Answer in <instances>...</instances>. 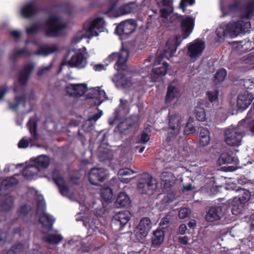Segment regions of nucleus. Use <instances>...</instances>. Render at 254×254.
<instances>
[{
	"label": "nucleus",
	"mask_w": 254,
	"mask_h": 254,
	"mask_svg": "<svg viewBox=\"0 0 254 254\" xmlns=\"http://www.w3.org/2000/svg\"><path fill=\"white\" fill-rule=\"evenodd\" d=\"M67 24L62 21L60 17L50 15L45 21L44 31L47 37H58L63 35Z\"/></svg>",
	"instance_id": "1"
},
{
	"label": "nucleus",
	"mask_w": 254,
	"mask_h": 254,
	"mask_svg": "<svg viewBox=\"0 0 254 254\" xmlns=\"http://www.w3.org/2000/svg\"><path fill=\"white\" fill-rule=\"evenodd\" d=\"M36 216L39 217V222L43 229L48 232L53 230L55 218L46 212V203L44 200H39L37 204Z\"/></svg>",
	"instance_id": "2"
},
{
	"label": "nucleus",
	"mask_w": 254,
	"mask_h": 254,
	"mask_svg": "<svg viewBox=\"0 0 254 254\" xmlns=\"http://www.w3.org/2000/svg\"><path fill=\"white\" fill-rule=\"evenodd\" d=\"M129 57V51L127 49L122 48L119 52H114L106 59L109 64L116 61L115 68L118 71H125L127 69V62Z\"/></svg>",
	"instance_id": "3"
},
{
	"label": "nucleus",
	"mask_w": 254,
	"mask_h": 254,
	"mask_svg": "<svg viewBox=\"0 0 254 254\" xmlns=\"http://www.w3.org/2000/svg\"><path fill=\"white\" fill-rule=\"evenodd\" d=\"M169 128L172 131L168 132L167 140L171 141L179 133L182 126V119L181 116L177 113L168 115Z\"/></svg>",
	"instance_id": "4"
},
{
	"label": "nucleus",
	"mask_w": 254,
	"mask_h": 254,
	"mask_svg": "<svg viewBox=\"0 0 254 254\" xmlns=\"http://www.w3.org/2000/svg\"><path fill=\"white\" fill-rule=\"evenodd\" d=\"M137 189L142 194L152 195L156 188V185L153 183L152 177L148 173H143L137 183Z\"/></svg>",
	"instance_id": "5"
},
{
	"label": "nucleus",
	"mask_w": 254,
	"mask_h": 254,
	"mask_svg": "<svg viewBox=\"0 0 254 254\" xmlns=\"http://www.w3.org/2000/svg\"><path fill=\"white\" fill-rule=\"evenodd\" d=\"M227 26L229 35L231 37H235L239 34L248 32L251 27V23L249 21L239 20L233 23L227 24Z\"/></svg>",
	"instance_id": "6"
},
{
	"label": "nucleus",
	"mask_w": 254,
	"mask_h": 254,
	"mask_svg": "<svg viewBox=\"0 0 254 254\" xmlns=\"http://www.w3.org/2000/svg\"><path fill=\"white\" fill-rule=\"evenodd\" d=\"M88 87L85 83H69L65 87V91L69 97L79 98L87 91Z\"/></svg>",
	"instance_id": "7"
},
{
	"label": "nucleus",
	"mask_w": 254,
	"mask_h": 254,
	"mask_svg": "<svg viewBox=\"0 0 254 254\" xmlns=\"http://www.w3.org/2000/svg\"><path fill=\"white\" fill-rule=\"evenodd\" d=\"M136 27V21L133 19H128L121 22L116 27L115 32L119 36L128 35L132 33Z\"/></svg>",
	"instance_id": "8"
},
{
	"label": "nucleus",
	"mask_w": 254,
	"mask_h": 254,
	"mask_svg": "<svg viewBox=\"0 0 254 254\" xmlns=\"http://www.w3.org/2000/svg\"><path fill=\"white\" fill-rule=\"evenodd\" d=\"M205 48V44L202 40L197 39L193 42L190 43L188 47L187 54L191 59H194L200 56Z\"/></svg>",
	"instance_id": "9"
},
{
	"label": "nucleus",
	"mask_w": 254,
	"mask_h": 254,
	"mask_svg": "<svg viewBox=\"0 0 254 254\" xmlns=\"http://www.w3.org/2000/svg\"><path fill=\"white\" fill-rule=\"evenodd\" d=\"M225 136V141L228 145L239 146L241 145L243 137L233 128L226 129Z\"/></svg>",
	"instance_id": "10"
},
{
	"label": "nucleus",
	"mask_w": 254,
	"mask_h": 254,
	"mask_svg": "<svg viewBox=\"0 0 254 254\" xmlns=\"http://www.w3.org/2000/svg\"><path fill=\"white\" fill-rule=\"evenodd\" d=\"M151 226L152 223L149 218H142L135 230L136 237L140 239L145 238L150 231Z\"/></svg>",
	"instance_id": "11"
},
{
	"label": "nucleus",
	"mask_w": 254,
	"mask_h": 254,
	"mask_svg": "<svg viewBox=\"0 0 254 254\" xmlns=\"http://www.w3.org/2000/svg\"><path fill=\"white\" fill-rule=\"evenodd\" d=\"M169 65L166 62L162 64H155L151 71V78L154 82L159 80V77L166 75Z\"/></svg>",
	"instance_id": "12"
},
{
	"label": "nucleus",
	"mask_w": 254,
	"mask_h": 254,
	"mask_svg": "<svg viewBox=\"0 0 254 254\" xmlns=\"http://www.w3.org/2000/svg\"><path fill=\"white\" fill-rule=\"evenodd\" d=\"M41 11L39 6H36L34 1H30L25 4L21 9V14L22 17L30 18L34 17Z\"/></svg>",
	"instance_id": "13"
},
{
	"label": "nucleus",
	"mask_w": 254,
	"mask_h": 254,
	"mask_svg": "<svg viewBox=\"0 0 254 254\" xmlns=\"http://www.w3.org/2000/svg\"><path fill=\"white\" fill-rule=\"evenodd\" d=\"M253 100V96L248 91L244 94H240L237 97V107L239 111H243L251 104Z\"/></svg>",
	"instance_id": "14"
},
{
	"label": "nucleus",
	"mask_w": 254,
	"mask_h": 254,
	"mask_svg": "<svg viewBox=\"0 0 254 254\" xmlns=\"http://www.w3.org/2000/svg\"><path fill=\"white\" fill-rule=\"evenodd\" d=\"M130 215L129 211L127 210L119 212L114 216L112 222L117 225H119V230H122L130 220Z\"/></svg>",
	"instance_id": "15"
},
{
	"label": "nucleus",
	"mask_w": 254,
	"mask_h": 254,
	"mask_svg": "<svg viewBox=\"0 0 254 254\" xmlns=\"http://www.w3.org/2000/svg\"><path fill=\"white\" fill-rule=\"evenodd\" d=\"M34 66L32 64H29L25 65L21 69L18 73V82L22 85H26L31 74L32 73Z\"/></svg>",
	"instance_id": "16"
},
{
	"label": "nucleus",
	"mask_w": 254,
	"mask_h": 254,
	"mask_svg": "<svg viewBox=\"0 0 254 254\" xmlns=\"http://www.w3.org/2000/svg\"><path fill=\"white\" fill-rule=\"evenodd\" d=\"M67 64L71 67H76L78 68H84L86 64V62L84 55L81 53H77L72 56Z\"/></svg>",
	"instance_id": "17"
},
{
	"label": "nucleus",
	"mask_w": 254,
	"mask_h": 254,
	"mask_svg": "<svg viewBox=\"0 0 254 254\" xmlns=\"http://www.w3.org/2000/svg\"><path fill=\"white\" fill-rule=\"evenodd\" d=\"M127 103L126 100L120 99V104L116 108L113 116L109 119L108 123L110 126H114L120 122L121 119V109H125Z\"/></svg>",
	"instance_id": "18"
},
{
	"label": "nucleus",
	"mask_w": 254,
	"mask_h": 254,
	"mask_svg": "<svg viewBox=\"0 0 254 254\" xmlns=\"http://www.w3.org/2000/svg\"><path fill=\"white\" fill-rule=\"evenodd\" d=\"M184 38H187L192 32L194 26V20L188 16L183 19L181 24Z\"/></svg>",
	"instance_id": "19"
},
{
	"label": "nucleus",
	"mask_w": 254,
	"mask_h": 254,
	"mask_svg": "<svg viewBox=\"0 0 254 254\" xmlns=\"http://www.w3.org/2000/svg\"><path fill=\"white\" fill-rule=\"evenodd\" d=\"M222 208L220 206L211 207L205 215L206 220L213 222L219 220L222 215Z\"/></svg>",
	"instance_id": "20"
},
{
	"label": "nucleus",
	"mask_w": 254,
	"mask_h": 254,
	"mask_svg": "<svg viewBox=\"0 0 254 254\" xmlns=\"http://www.w3.org/2000/svg\"><path fill=\"white\" fill-rule=\"evenodd\" d=\"M135 124V121H134L131 118H127L121 122L115 128L121 134H126L129 132V129L133 127Z\"/></svg>",
	"instance_id": "21"
},
{
	"label": "nucleus",
	"mask_w": 254,
	"mask_h": 254,
	"mask_svg": "<svg viewBox=\"0 0 254 254\" xmlns=\"http://www.w3.org/2000/svg\"><path fill=\"white\" fill-rule=\"evenodd\" d=\"M233 128L243 137L246 133L251 132L250 121L244 119L239 122L237 127Z\"/></svg>",
	"instance_id": "22"
},
{
	"label": "nucleus",
	"mask_w": 254,
	"mask_h": 254,
	"mask_svg": "<svg viewBox=\"0 0 254 254\" xmlns=\"http://www.w3.org/2000/svg\"><path fill=\"white\" fill-rule=\"evenodd\" d=\"M14 199L12 195L7 194L0 201V211L8 212L13 207Z\"/></svg>",
	"instance_id": "23"
},
{
	"label": "nucleus",
	"mask_w": 254,
	"mask_h": 254,
	"mask_svg": "<svg viewBox=\"0 0 254 254\" xmlns=\"http://www.w3.org/2000/svg\"><path fill=\"white\" fill-rule=\"evenodd\" d=\"M117 86H121L123 88L129 87L131 85V78L128 77L126 75L120 73L114 79Z\"/></svg>",
	"instance_id": "24"
},
{
	"label": "nucleus",
	"mask_w": 254,
	"mask_h": 254,
	"mask_svg": "<svg viewBox=\"0 0 254 254\" xmlns=\"http://www.w3.org/2000/svg\"><path fill=\"white\" fill-rule=\"evenodd\" d=\"M237 191L239 192V197L242 202L244 203L249 202L253 203L254 202V193H252L247 190L240 188L237 190Z\"/></svg>",
	"instance_id": "25"
},
{
	"label": "nucleus",
	"mask_w": 254,
	"mask_h": 254,
	"mask_svg": "<svg viewBox=\"0 0 254 254\" xmlns=\"http://www.w3.org/2000/svg\"><path fill=\"white\" fill-rule=\"evenodd\" d=\"M102 149L103 148L101 147V146L99 147V161L104 163L107 162H110L111 160H112L113 158V154L112 150L108 148H105L104 149Z\"/></svg>",
	"instance_id": "26"
},
{
	"label": "nucleus",
	"mask_w": 254,
	"mask_h": 254,
	"mask_svg": "<svg viewBox=\"0 0 254 254\" xmlns=\"http://www.w3.org/2000/svg\"><path fill=\"white\" fill-rule=\"evenodd\" d=\"M130 198L125 192H122L119 194L116 201L118 207H127L130 206Z\"/></svg>",
	"instance_id": "27"
},
{
	"label": "nucleus",
	"mask_w": 254,
	"mask_h": 254,
	"mask_svg": "<svg viewBox=\"0 0 254 254\" xmlns=\"http://www.w3.org/2000/svg\"><path fill=\"white\" fill-rule=\"evenodd\" d=\"M210 141V132L209 130L202 127L200 130L199 132V145L201 146L204 147L209 144Z\"/></svg>",
	"instance_id": "28"
},
{
	"label": "nucleus",
	"mask_w": 254,
	"mask_h": 254,
	"mask_svg": "<svg viewBox=\"0 0 254 254\" xmlns=\"http://www.w3.org/2000/svg\"><path fill=\"white\" fill-rule=\"evenodd\" d=\"M181 36H176L175 39L172 40H168L166 42L165 51H168L171 54H173L176 52L178 47L181 43Z\"/></svg>",
	"instance_id": "29"
},
{
	"label": "nucleus",
	"mask_w": 254,
	"mask_h": 254,
	"mask_svg": "<svg viewBox=\"0 0 254 254\" xmlns=\"http://www.w3.org/2000/svg\"><path fill=\"white\" fill-rule=\"evenodd\" d=\"M245 203L242 202L238 197L234 198L232 202L231 212L233 215H237L242 213Z\"/></svg>",
	"instance_id": "30"
},
{
	"label": "nucleus",
	"mask_w": 254,
	"mask_h": 254,
	"mask_svg": "<svg viewBox=\"0 0 254 254\" xmlns=\"http://www.w3.org/2000/svg\"><path fill=\"white\" fill-rule=\"evenodd\" d=\"M164 232L162 230H156L153 232L151 238L152 244L154 246L161 245L164 240Z\"/></svg>",
	"instance_id": "31"
},
{
	"label": "nucleus",
	"mask_w": 254,
	"mask_h": 254,
	"mask_svg": "<svg viewBox=\"0 0 254 254\" xmlns=\"http://www.w3.org/2000/svg\"><path fill=\"white\" fill-rule=\"evenodd\" d=\"M58 50V49L56 46L48 47V46L44 45L40 46L38 48V50L35 52V54L37 55L47 56L57 52Z\"/></svg>",
	"instance_id": "32"
},
{
	"label": "nucleus",
	"mask_w": 254,
	"mask_h": 254,
	"mask_svg": "<svg viewBox=\"0 0 254 254\" xmlns=\"http://www.w3.org/2000/svg\"><path fill=\"white\" fill-rule=\"evenodd\" d=\"M35 163L38 169L47 168L50 165V160L49 157L47 155H40L36 157L34 160Z\"/></svg>",
	"instance_id": "33"
},
{
	"label": "nucleus",
	"mask_w": 254,
	"mask_h": 254,
	"mask_svg": "<svg viewBox=\"0 0 254 254\" xmlns=\"http://www.w3.org/2000/svg\"><path fill=\"white\" fill-rule=\"evenodd\" d=\"M179 92L178 89L176 86L171 85H169L165 97L166 103L171 102L177 96Z\"/></svg>",
	"instance_id": "34"
},
{
	"label": "nucleus",
	"mask_w": 254,
	"mask_h": 254,
	"mask_svg": "<svg viewBox=\"0 0 254 254\" xmlns=\"http://www.w3.org/2000/svg\"><path fill=\"white\" fill-rule=\"evenodd\" d=\"M18 180L14 177L6 178L1 182L0 188V195H1V190H7L10 187L16 185L18 183Z\"/></svg>",
	"instance_id": "35"
},
{
	"label": "nucleus",
	"mask_w": 254,
	"mask_h": 254,
	"mask_svg": "<svg viewBox=\"0 0 254 254\" xmlns=\"http://www.w3.org/2000/svg\"><path fill=\"white\" fill-rule=\"evenodd\" d=\"M42 240L50 244L58 245L63 240V237L60 234H49L43 237Z\"/></svg>",
	"instance_id": "36"
},
{
	"label": "nucleus",
	"mask_w": 254,
	"mask_h": 254,
	"mask_svg": "<svg viewBox=\"0 0 254 254\" xmlns=\"http://www.w3.org/2000/svg\"><path fill=\"white\" fill-rule=\"evenodd\" d=\"M39 170L36 165H31L23 169L21 173L24 177L29 179L36 175Z\"/></svg>",
	"instance_id": "37"
},
{
	"label": "nucleus",
	"mask_w": 254,
	"mask_h": 254,
	"mask_svg": "<svg viewBox=\"0 0 254 254\" xmlns=\"http://www.w3.org/2000/svg\"><path fill=\"white\" fill-rule=\"evenodd\" d=\"M100 195L105 202H111L113 196V190L110 187L103 188L101 190Z\"/></svg>",
	"instance_id": "38"
},
{
	"label": "nucleus",
	"mask_w": 254,
	"mask_h": 254,
	"mask_svg": "<svg viewBox=\"0 0 254 254\" xmlns=\"http://www.w3.org/2000/svg\"><path fill=\"white\" fill-rule=\"evenodd\" d=\"M107 98V97L105 91L102 90L100 87H96V110L97 107Z\"/></svg>",
	"instance_id": "39"
},
{
	"label": "nucleus",
	"mask_w": 254,
	"mask_h": 254,
	"mask_svg": "<svg viewBox=\"0 0 254 254\" xmlns=\"http://www.w3.org/2000/svg\"><path fill=\"white\" fill-rule=\"evenodd\" d=\"M216 34L218 38V41H220L224 39V37L229 35L228 31L227 30V24L225 25H220L216 30Z\"/></svg>",
	"instance_id": "40"
},
{
	"label": "nucleus",
	"mask_w": 254,
	"mask_h": 254,
	"mask_svg": "<svg viewBox=\"0 0 254 254\" xmlns=\"http://www.w3.org/2000/svg\"><path fill=\"white\" fill-rule=\"evenodd\" d=\"M254 15V3L253 0L248 2L245 5V12L244 17L249 19Z\"/></svg>",
	"instance_id": "41"
},
{
	"label": "nucleus",
	"mask_w": 254,
	"mask_h": 254,
	"mask_svg": "<svg viewBox=\"0 0 254 254\" xmlns=\"http://www.w3.org/2000/svg\"><path fill=\"white\" fill-rule=\"evenodd\" d=\"M194 115L196 119L200 122L204 121L206 114L204 109L199 106H196L194 109Z\"/></svg>",
	"instance_id": "42"
},
{
	"label": "nucleus",
	"mask_w": 254,
	"mask_h": 254,
	"mask_svg": "<svg viewBox=\"0 0 254 254\" xmlns=\"http://www.w3.org/2000/svg\"><path fill=\"white\" fill-rule=\"evenodd\" d=\"M24 246L21 243H17L12 246L11 249L7 251L6 254H19L24 250Z\"/></svg>",
	"instance_id": "43"
},
{
	"label": "nucleus",
	"mask_w": 254,
	"mask_h": 254,
	"mask_svg": "<svg viewBox=\"0 0 254 254\" xmlns=\"http://www.w3.org/2000/svg\"><path fill=\"white\" fill-rule=\"evenodd\" d=\"M220 164H231L233 161V158L228 153H222L218 159Z\"/></svg>",
	"instance_id": "44"
},
{
	"label": "nucleus",
	"mask_w": 254,
	"mask_h": 254,
	"mask_svg": "<svg viewBox=\"0 0 254 254\" xmlns=\"http://www.w3.org/2000/svg\"><path fill=\"white\" fill-rule=\"evenodd\" d=\"M56 185L58 186L60 192L62 195L65 196L69 192V188L66 184L65 181L64 179V182H60Z\"/></svg>",
	"instance_id": "45"
},
{
	"label": "nucleus",
	"mask_w": 254,
	"mask_h": 254,
	"mask_svg": "<svg viewBox=\"0 0 254 254\" xmlns=\"http://www.w3.org/2000/svg\"><path fill=\"white\" fill-rule=\"evenodd\" d=\"M105 24L102 17H96V36H98L99 32L104 31Z\"/></svg>",
	"instance_id": "46"
},
{
	"label": "nucleus",
	"mask_w": 254,
	"mask_h": 254,
	"mask_svg": "<svg viewBox=\"0 0 254 254\" xmlns=\"http://www.w3.org/2000/svg\"><path fill=\"white\" fill-rule=\"evenodd\" d=\"M52 177L55 184L60 182H64V177L61 175L60 171L57 168H55L52 172Z\"/></svg>",
	"instance_id": "47"
},
{
	"label": "nucleus",
	"mask_w": 254,
	"mask_h": 254,
	"mask_svg": "<svg viewBox=\"0 0 254 254\" xmlns=\"http://www.w3.org/2000/svg\"><path fill=\"white\" fill-rule=\"evenodd\" d=\"M227 76V71L225 69H221L217 71L215 75V81L218 83L223 82Z\"/></svg>",
	"instance_id": "48"
},
{
	"label": "nucleus",
	"mask_w": 254,
	"mask_h": 254,
	"mask_svg": "<svg viewBox=\"0 0 254 254\" xmlns=\"http://www.w3.org/2000/svg\"><path fill=\"white\" fill-rule=\"evenodd\" d=\"M107 170L103 168H96V178L101 182L104 181L107 179Z\"/></svg>",
	"instance_id": "49"
},
{
	"label": "nucleus",
	"mask_w": 254,
	"mask_h": 254,
	"mask_svg": "<svg viewBox=\"0 0 254 254\" xmlns=\"http://www.w3.org/2000/svg\"><path fill=\"white\" fill-rule=\"evenodd\" d=\"M108 134L103 130H102L96 135V139H98V142L101 143L102 145H108Z\"/></svg>",
	"instance_id": "50"
},
{
	"label": "nucleus",
	"mask_w": 254,
	"mask_h": 254,
	"mask_svg": "<svg viewBox=\"0 0 254 254\" xmlns=\"http://www.w3.org/2000/svg\"><path fill=\"white\" fill-rule=\"evenodd\" d=\"M40 28V24L35 22L33 23L30 27L26 28V31L28 35L34 34L39 32Z\"/></svg>",
	"instance_id": "51"
},
{
	"label": "nucleus",
	"mask_w": 254,
	"mask_h": 254,
	"mask_svg": "<svg viewBox=\"0 0 254 254\" xmlns=\"http://www.w3.org/2000/svg\"><path fill=\"white\" fill-rule=\"evenodd\" d=\"M27 126L29 127V131L31 133V135L34 136L35 138H37V123L35 121H32L30 120L28 123Z\"/></svg>",
	"instance_id": "52"
},
{
	"label": "nucleus",
	"mask_w": 254,
	"mask_h": 254,
	"mask_svg": "<svg viewBox=\"0 0 254 254\" xmlns=\"http://www.w3.org/2000/svg\"><path fill=\"white\" fill-rule=\"evenodd\" d=\"M32 210V207L28 204H24L21 206L18 211L20 216H25L27 215Z\"/></svg>",
	"instance_id": "53"
},
{
	"label": "nucleus",
	"mask_w": 254,
	"mask_h": 254,
	"mask_svg": "<svg viewBox=\"0 0 254 254\" xmlns=\"http://www.w3.org/2000/svg\"><path fill=\"white\" fill-rule=\"evenodd\" d=\"M86 32L92 37L95 36V18H93L88 24Z\"/></svg>",
	"instance_id": "54"
},
{
	"label": "nucleus",
	"mask_w": 254,
	"mask_h": 254,
	"mask_svg": "<svg viewBox=\"0 0 254 254\" xmlns=\"http://www.w3.org/2000/svg\"><path fill=\"white\" fill-rule=\"evenodd\" d=\"M219 92L218 90L208 91L207 95L210 102H213L218 99Z\"/></svg>",
	"instance_id": "55"
},
{
	"label": "nucleus",
	"mask_w": 254,
	"mask_h": 254,
	"mask_svg": "<svg viewBox=\"0 0 254 254\" xmlns=\"http://www.w3.org/2000/svg\"><path fill=\"white\" fill-rule=\"evenodd\" d=\"M241 6V2L238 0H235L232 3L229 5L228 8L230 11H235L240 9Z\"/></svg>",
	"instance_id": "56"
},
{
	"label": "nucleus",
	"mask_w": 254,
	"mask_h": 254,
	"mask_svg": "<svg viewBox=\"0 0 254 254\" xmlns=\"http://www.w3.org/2000/svg\"><path fill=\"white\" fill-rule=\"evenodd\" d=\"M149 139L150 135L145 131H142L138 142L144 144L147 143Z\"/></svg>",
	"instance_id": "57"
},
{
	"label": "nucleus",
	"mask_w": 254,
	"mask_h": 254,
	"mask_svg": "<svg viewBox=\"0 0 254 254\" xmlns=\"http://www.w3.org/2000/svg\"><path fill=\"white\" fill-rule=\"evenodd\" d=\"M119 11L122 15L127 14L130 13L132 10L129 4H127L123 5L119 8Z\"/></svg>",
	"instance_id": "58"
},
{
	"label": "nucleus",
	"mask_w": 254,
	"mask_h": 254,
	"mask_svg": "<svg viewBox=\"0 0 254 254\" xmlns=\"http://www.w3.org/2000/svg\"><path fill=\"white\" fill-rule=\"evenodd\" d=\"M195 131V128L193 126L190 125V123H188L185 127L184 130V134L188 135L190 133H194Z\"/></svg>",
	"instance_id": "59"
},
{
	"label": "nucleus",
	"mask_w": 254,
	"mask_h": 254,
	"mask_svg": "<svg viewBox=\"0 0 254 254\" xmlns=\"http://www.w3.org/2000/svg\"><path fill=\"white\" fill-rule=\"evenodd\" d=\"M190 213V210L187 208H182L179 212V217L180 219L187 218Z\"/></svg>",
	"instance_id": "60"
},
{
	"label": "nucleus",
	"mask_w": 254,
	"mask_h": 254,
	"mask_svg": "<svg viewBox=\"0 0 254 254\" xmlns=\"http://www.w3.org/2000/svg\"><path fill=\"white\" fill-rule=\"evenodd\" d=\"M95 170V167L91 169L88 174V180L89 182L93 185H95V180L94 177L95 176L94 171Z\"/></svg>",
	"instance_id": "61"
},
{
	"label": "nucleus",
	"mask_w": 254,
	"mask_h": 254,
	"mask_svg": "<svg viewBox=\"0 0 254 254\" xmlns=\"http://www.w3.org/2000/svg\"><path fill=\"white\" fill-rule=\"evenodd\" d=\"M27 97L25 94L21 96H17L15 97V101L19 105L22 103L24 105L26 104Z\"/></svg>",
	"instance_id": "62"
},
{
	"label": "nucleus",
	"mask_w": 254,
	"mask_h": 254,
	"mask_svg": "<svg viewBox=\"0 0 254 254\" xmlns=\"http://www.w3.org/2000/svg\"><path fill=\"white\" fill-rule=\"evenodd\" d=\"M188 2L190 5H191L193 4L195 2L194 0H181L180 2V8H182L184 11L186 9V7L187 6L186 3Z\"/></svg>",
	"instance_id": "63"
},
{
	"label": "nucleus",
	"mask_w": 254,
	"mask_h": 254,
	"mask_svg": "<svg viewBox=\"0 0 254 254\" xmlns=\"http://www.w3.org/2000/svg\"><path fill=\"white\" fill-rule=\"evenodd\" d=\"M29 145V141L25 138H22L18 143V147L19 148H25Z\"/></svg>",
	"instance_id": "64"
}]
</instances>
